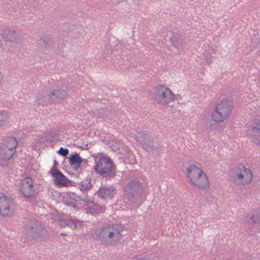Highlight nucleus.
Here are the masks:
<instances>
[{
  "label": "nucleus",
  "mask_w": 260,
  "mask_h": 260,
  "mask_svg": "<svg viewBox=\"0 0 260 260\" xmlns=\"http://www.w3.org/2000/svg\"><path fill=\"white\" fill-rule=\"evenodd\" d=\"M58 91H51L50 94H49V96L50 98H52V96L53 95H56V94H57V96H59V95L58 94Z\"/></svg>",
  "instance_id": "6ab92c4d"
},
{
  "label": "nucleus",
  "mask_w": 260,
  "mask_h": 260,
  "mask_svg": "<svg viewBox=\"0 0 260 260\" xmlns=\"http://www.w3.org/2000/svg\"><path fill=\"white\" fill-rule=\"evenodd\" d=\"M253 178L251 170L245 166L237 168L233 176L234 183L238 186H244L249 184Z\"/></svg>",
  "instance_id": "39448f33"
},
{
  "label": "nucleus",
  "mask_w": 260,
  "mask_h": 260,
  "mask_svg": "<svg viewBox=\"0 0 260 260\" xmlns=\"http://www.w3.org/2000/svg\"><path fill=\"white\" fill-rule=\"evenodd\" d=\"M54 164H56V163H57L56 160H54Z\"/></svg>",
  "instance_id": "412c9836"
},
{
  "label": "nucleus",
  "mask_w": 260,
  "mask_h": 260,
  "mask_svg": "<svg viewBox=\"0 0 260 260\" xmlns=\"http://www.w3.org/2000/svg\"><path fill=\"white\" fill-rule=\"evenodd\" d=\"M98 193L101 198L111 199L116 193V190L112 186H102L99 188Z\"/></svg>",
  "instance_id": "9d476101"
},
{
  "label": "nucleus",
  "mask_w": 260,
  "mask_h": 260,
  "mask_svg": "<svg viewBox=\"0 0 260 260\" xmlns=\"http://www.w3.org/2000/svg\"><path fill=\"white\" fill-rule=\"evenodd\" d=\"M206 60L207 62L208 63V64H211V62H212V60H211V58H209V59H207H207H206Z\"/></svg>",
  "instance_id": "aec40b11"
},
{
  "label": "nucleus",
  "mask_w": 260,
  "mask_h": 260,
  "mask_svg": "<svg viewBox=\"0 0 260 260\" xmlns=\"http://www.w3.org/2000/svg\"><path fill=\"white\" fill-rule=\"evenodd\" d=\"M14 153L15 152L1 147L0 165L3 166H7L8 164V160L12 157Z\"/></svg>",
  "instance_id": "9b49d317"
},
{
  "label": "nucleus",
  "mask_w": 260,
  "mask_h": 260,
  "mask_svg": "<svg viewBox=\"0 0 260 260\" xmlns=\"http://www.w3.org/2000/svg\"><path fill=\"white\" fill-rule=\"evenodd\" d=\"M11 200L6 196L0 197V214L3 216L8 215L11 211Z\"/></svg>",
  "instance_id": "1a4fd4ad"
},
{
  "label": "nucleus",
  "mask_w": 260,
  "mask_h": 260,
  "mask_svg": "<svg viewBox=\"0 0 260 260\" xmlns=\"http://www.w3.org/2000/svg\"><path fill=\"white\" fill-rule=\"evenodd\" d=\"M59 153L63 156H66L69 153V150L68 149H64L62 147H60L59 151Z\"/></svg>",
  "instance_id": "a211bd4d"
},
{
  "label": "nucleus",
  "mask_w": 260,
  "mask_h": 260,
  "mask_svg": "<svg viewBox=\"0 0 260 260\" xmlns=\"http://www.w3.org/2000/svg\"><path fill=\"white\" fill-rule=\"evenodd\" d=\"M20 191L25 197H30L34 192V182L31 178L26 177L21 180Z\"/></svg>",
  "instance_id": "0eeeda50"
},
{
  "label": "nucleus",
  "mask_w": 260,
  "mask_h": 260,
  "mask_svg": "<svg viewBox=\"0 0 260 260\" xmlns=\"http://www.w3.org/2000/svg\"><path fill=\"white\" fill-rule=\"evenodd\" d=\"M50 174L54 178L55 184L61 186H66L69 183V180L59 171L56 170L54 166L50 171Z\"/></svg>",
  "instance_id": "6e6552de"
},
{
  "label": "nucleus",
  "mask_w": 260,
  "mask_h": 260,
  "mask_svg": "<svg viewBox=\"0 0 260 260\" xmlns=\"http://www.w3.org/2000/svg\"><path fill=\"white\" fill-rule=\"evenodd\" d=\"M9 123V119L7 114L0 112V127L8 125Z\"/></svg>",
  "instance_id": "2eb2a0df"
},
{
  "label": "nucleus",
  "mask_w": 260,
  "mask_h": 260,
  "mask_svg": "<svg viewBox=\"0 0 260 260\" xmlns=\"http://www.w3.org/2000/svg\"><path fill=\"white\" fill-rule=\"evenodd\" d=\"M170 41L172 45L176 47L177 48H179V40L177 37V35L174 34L172 35L170 38Z\"/></svg>",
  "instance_id": "dca6fc26"
},
{
  "label": "nucleus",
  "mask_w": 260,
  "mask_h": 260,
  "mask_svg": "<svg viewBox=\"0 0 260 260\" xmlns=\"http://www.w3.org/2000/svg\"><path fill=\"white\" fill-rule=\"evenodd\" d=\"M93 169L100 175H108L114 171L115 166L110 157L103 156L95 162Z\"/></svg>",
  "instance_id": "423d86ee"
},
{
  "label": "nucleus",
  "mask_w": 260,
  "mask_h": 260,
  "mask_svg": "<svg viewBox=\"0 0 260 260\" xmlns=\"http://www.w3.org/2000/svg\"><path fill=\"white\" fill-rule=\"evenodd\" d=\"M17 144L16 139L14 137H10L4 140L1 147L15 152Z\"/></svg>",
  "instance_id": "f8f14e48"
},
{
  "label": "nucleus",
  "mask_w": 260,
  "mask_h": 260,
  "mask_svg": "<svg viewBox=\"0 0 260 260\" xmlns=\"http://www.w3.org/2000/svg\"><path fill=\"white\" fill-rule=\"evenodd\" d=\"M69 161L71 166L75 170H77L80 167L82 161L79 155L76 153L70 157Z\"/></svg>",
  "instance_id": "4468645a"
},
{
  "label": "nucleus",
  "mask_w": 260,
  "mask_h": 260,
  "mask_svg": "<svg viewBox=\"0 0 260 260\" xmlns=\"http://www.w3.org/2000/svg\"><path fill=\"white\" fill-rule=\"evenodd\" d=\"M186 175L189 182L200 189H207L210 183L207 174L203 170L195 165H191L187 169Z\"/></svg>",
  "instance_id": "f257e3e1"
},
{
  "label": "nucleus",
  "mask_w": 260,
  "mask_h": 260,
  "mask_svg": "<svg viewBox=\"0 0 260 260\" xmlns=\"http://www.w3.org/2000/svg\"><path fill=\"white\" fill-rule=\"evenodd\" d=\"M233 106L229 101L219 103L211 113V119L216 123H221L230 115Z\"/></svg>",
  "instance_id": "20e7f679"
},
{
  "label": "nucleus",
  "mask_w": 260,
  "mask_h": 260,
  "mask_svg": "<svg viewBox=\"0 0 260 260\" xmlns=\"http://www.w3.org/2000/svg\"><path fill=\"white\" fill-rule=\"evenodd\" d=\"M91 187V183L89 179H85L81 182V189L82 190H88Z\"/></svg>",
  "instance_id": "f3484780"
},
{
  "label": "nucleus",
  "mask_w": 260,
  "mask_h": 260,
  "mask_svg": "<svg viewBox=\"0 0 260 260\" xmlns=\"http://www.w3.org/2000/svg\"><path fill=\"white\" fill-rule=\"evenodd\" d=\"M153 99L158 105L167 107L174 102L175 94L167 86L159 84L154 88Z\"/></svg>",
  "instance_id": "7ed1b4c3"
},
{
  "label": "nucleus",
  "mask_w": 260,
  "mask_h": 260,
  "mask_svg": "<svg viewBox=\"0 0 260 260\" xmlns=\"http://www.w3.org/2000/svg\"><path fill=\"white\" fill-rule=\"evenodd\" d=\"M259 126H260V125H259Z\"/></svg>",
  "instance_id": "4be33fe9"
},
{
  "label": "nucleus",
  "mask_w": 260,
  "mask_h": 260,
  "mask_svg": "<svg viewBox=\"0 0 260 260\" xmlns=\"http://www.w3.org/2000/svg\"><path fill=\"white\" fill-rule=\"evenodd\" d=\"M123 228L117 224L108 225L103 227L99 232L92 234L94 238L105 242H116L122 237Z\"/></svg>",
  "instance_id": "f03ea898"
},
{
  "label": "nucleus",
  "mask_w": 260,
  "mask_h": 260,
  "mask_svg": "<svg viewBox=\"0 0 260 260\" xmlns=\"http://www.w3.org/2000/svg\"><path fill=\"white\" fill-rule=\"evenodd\" d=\"M249 131L252 141L256 145L260 146V128L252 126L250 127Z\"/></svg>",
  "instance_id": "ddd939ff"
}]
</instances>
